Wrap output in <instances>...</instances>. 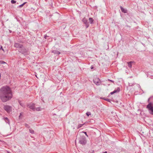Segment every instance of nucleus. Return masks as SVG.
I'll return each instance as SVG.
<instances>
[{"mask_svg":"<svg viewBox=\"0 0 153 153\" xmlns=\"http://www.w3.org/2000/svg\"><path fill=\"white\" fill-rule=\"evenodd\" d=\"M12 97V92L9 87L6 86L0 89V97L3 102L9 100Z\"/></svg>","mask_w":153,"mask_h":153,"instance_id":"obj_1","label":"nucleus"},{"mask_svg":"<svg viewBox=\"0 0 153 153\" xmlns=\"http://www.w3.org/2000/svg\"><path fill=\"white\" fill-rule=\"evenodd\" d=\"M19 51L24 55H28L29 53L28 49H26L25 47H22L21 49H19Z\"/></svg>","mask_w":153,"mask_h":153,"instance_id":"obj_2","label":"nucleus"},{"mask_svg":"<svg viewBox=\"0 0 153 153\" xmlns=\"http://www.w3.org/2000/svg\"><path fill=\"white\" fill-rule=\"evenodd\" d=\"M79 143L82 145H85L86 143V140L85 137L84 136H81L80 137Z\"/></svg>","mask_w":153,"mask_h":153,"instance_id":"obj_3","label":"nucleus"},{"mask_svg":"<svg viewBox=\"0 0 153 153\" xmlns=\"http://www.w3.org/2000/svg\"><path fill=\"white\" fill-rule=\"evenodd\" d=\"M146 108L148 109L149 113L153 115V106H152L151 103L150 102L149 104L147 105Z\"/></svg>","mask_w":153,"mask_h":153,"instance_id":"obj_4","label":"nucleus"},{"mask_svg":"<svg viewBox=\"0 0 153 153\" xmlns=\"http://www.w3.org/2000/svg\"><path fill=\"white\" fill-rule=\"evenodd\" d=\"M4 109L8 113L12 111V107L11 106L5 105L4 106Z\"/></svg>","mask_w":153,"mask_h":153,"instance_id":"obj_5","label":"nucleus"},{"mask_svg":"<svg viewBox=\"0 0 153 153\" xmlns=\"http://www.w3.org/2000/svg\"><path fill=\"white\" fill-rule=\"evenodd\" d=\"M94 82L97 85H100L101 82L98 77H96L94 79Z\"/></svg>","mask_w":153,"mask_h":153,"instance_id":"obj_6","label":"nucleus"},{"mask_svg":"<svg viewBox=\"0 0 153 153\" xmlns=\"http://www.w3.org/2000/svg\"><path fill=\"white\" fill-rule=\"evenodd\" d=\"M82 22L84 23L85 24V26L86 27V28H88L89 26V23L88 22L87 20L85 18H84L82 20Z\"/></svg>","mask_w":153,"mask_h":153,"instance_id":"obj_7","label":"nucleus"},{"mask_svg":"<svg viewBox=\"0 0 153 153\" xmlns=\"http://www.w3.org/2000/svg\"><path fill=\"white\" fill-rule=\"evenodd\" d=\"M27 106L29 108H30V109H32V110L34 111L35 110V104L34 103H32L30 105H27Z\"/></svg>","mask_w":153,"mask_h":153,"instance_id":"obj_8","label":"nucleus"},{"mask_svg":"<svg viewBox=\"0 0 153 153\" xmlns=\"http://www.w3.org/2000/svg\"><path fill=\"white\" fill-rule=\"evenodd\" d=\"M14 46L17 48H19L21 49L23 46L22 45L18 43H15L14 44Z\"/></svg>","mask_w":153,"mask_h":153,"instance_id":"obj_9","label":"nucleus"},{"mask_svg":"<svg viewBox=\"0 0 153 153\" xmlns=\"http://www.w3.org/2000/svg\"><path fill=\"white\" fill-rule=\"evenodd\" d=\"M120 89L119 88H117V89L116 90H115L114 91L111 92L110 94L111 95H112L114 94L117 93V92H118L120 91Z\"/></svg>","mask_w":153,"mask_h":153,"instance_id":"obj_10","label":"nucleus"},{"mask_svg":"<svg viewBox=\"0 0 153 153\" xmlns=\"http://www.w3.org/2000/svg\"><path fill=\"white\" fill-rule=\"evenodd\" d=\"M120 8L122 12L124 13H127V10L126 9H124L122 6H120Z\"/></svg>","mask_w":153,"mask_h":153,"instance_id":"obj_11","label":"nucleus"},{"mask_svg":"<svg viewBox=\"0 0 153 153\" xmlns=\"http://www.w3.org/2000/svg\"><path fill=\"white\" fill-rule=\"evenodd\" d=\"M52 53L55 54L59 55L60 53V52L57 50H54L52 51Z\"/></svg>","mask_w":153,"mask_h":153,"instance_id":"obj_12","label":"nucleus"},{"mask_svg":"<svg viewBox=\"0 0 153 153\" xmlns=\"http://www.w3.org/2000/svg\"><path fill=\"white\" fill-rule=\"evenodd\" d=\"M3 119L5 121V122L7 123H8L9 125H10V121L8 118L7 117H4L3 118Z\"/></svg>","mask_w":153,"mask_h":153,"instance_id":"obj_13","label":"nucleus"},{"mask_svg":"<svg viewBox=\"0 0 153 153\" xmlns=\"http://www.w3.org/2000/svg\"><path fill=\"white\" fill-rule=\"evenodd\" d=\"M133 62H130L128 63V66L130 68H131L132 65V63H133Z\"/></svg>","mask_w":153,"mask_h":153,"instance_id":"obj_14","label":"nucleus"},{"mask_svg":"<svg viewBox=\"0 0 153 153\" xmlns=\"http://www.w3.org/2000/svg\"><path fill=\"white\" fill-rule=\"evenodd\" d=\"M19 103L20 105L23 107H25V105L24 104L20 101H19Z\"/></svg>","mask_w":153,"mask_h":153,"instance_id":"obj_15","label":"nucleus"},{"mask_svg":"<svg viewBox=\"0 0 153 153\" xmlns=\"http://www.w3.org/2000/svg\"><path fill=\"white\" fill-rule=\"evenodd\" d=\"M89 22L91 24H92L93 23L94 20L92 18H90L89 19Z\"/></svg>","mask_w":153,"mask_h":153,"instance_id":"obj_16","label":"nucleus"},{"mask_svg":"<svg viewBox=\"0 0 153 153\" xmlns=\"http://www.w3.org/2000/svg\"><path fill=\"white\" fill-rule=\"evenodd\" d=\"M84 124L85 123L82 124H79L77 128H79L80 127H82L84 125Z\"/></svg>","mask_w":153,"mask_h":153,"instance_id":"obj_17","label":"nucleus"},{"mask_svg":"<svg viewBox=\"0 0 153 153\" xmlns=\"http://www.w3.org/2000/svg\"><path fill=\"white\" fill-rule=\"evenodd\" d=\"M36 110L37 111H40L41 110V109L40 107H37L36 108Z\"/></svg>","mask_w":153,"mask_h":153,"instance_id":"obj_18","label":"nucleus"},{"mask_svg":"<svg viewBox=\"0 0 153 153\" xmlns=\"http://www.w3.org/2000/svg\"><path fill=\"white\" fill-rule=\"evenodd\" d=\"M29 131L31 134H34V130L32 129H29Z\"/></svg>","mask_w":153,"mask_h":153,"instance_id":"obj_19","label":"nucleus"},{"mask_svg":"<svg viewBox=\"0 0 153 153\" xmlns=\"http://www.w3.org/2000/svg\"><path fill=\"white\" fill-rule=\"evenodd\" d=\"M103 99L107 101L110 102V100L108 98H104Z\"/></svg>","mask_w":153,"mask_h":153,"instance_id":"obj_20","label":"nucleus"},{"mask_svg":"<svg viewBox=\"0 0 153 153\" xmlns=\"http://www.w3.org/2000/svg\"><path fill=\"white\" fill-rule=\"evenodd\" d=\"M25 126L26 128H30V126H29V125L27 124H26V123L25 124Z\"/></svg>","mask_w":153,"mask_h":153,"instance_id":"obj_21","label":"nucleus"},{"mask_svg":"<svg viewBox=\"0 0 153 153\" xmlns=\"http://www.w3.org/2000/svg\"><path fill=\"white\" fill-rule=\"evenodd\" d=\"M86 114L88 116H89V115H91V113L90 112H88L86 113Z\"/></svg>","mask_w":153,"mask_h":153,"instance_id":"obj_22","label":"nucleus"},{"mask_svg":"<svg viewBox=\"0 0 153 153\" xmlns=\"http://www.w3.org/2000/svg\"><path fill=\"white\" fill-rule=\"evenodd\" d=\"M16 1L14 0H12L11 1V2L12 4H15L16 3Z\"/></svg>","mask_w":153,"mask_h":153,"instance_id":"obj_23","label":"nucleus"},{"mask_svg":"<svg viewBox=\"0 0 153 153\" xmlns=\"http://www.w3.org/2000/svg\"><path fill=\"white\" fill-rule=\"evenodd\" d=\"M26 2H24V3L23 4L20 5L19 6V7H23V6L25 4V3H26Z\"/></svg>","mask_w":153,"mask_h":153,"instance_id":"obj_24","label":"nucleus"},{"mask_svg":"<svg viewBox=\"0 0 153 153\" xmlns=\"http://www.w3.org/2000/svg\"><path fill=\"white\" fill-rule=\"evenodd\" d=\"M0 63L1 64H4L6 63V62L3 61H0Z\"/></svg>","mask_w":153,"mask_h":153,"instance_id":"obj_25","label":"nucleus"},{"mask_svg":"<svg viewBox=\"0 0 153 153\" xmlns=\"http://www.w3.org/2000/svg\"><path fill=\"white\" fill-rule=\"evenodd\" d=\"M108 80L109 81H110V82H112L113 83H114V81H113L112 80H110V79H108Z\"/></svg>","mask_w":153,"mask_h":153,"instance_id":"obj_26","label":"nucleus"},{"mask_svg":"<svg viewBox=\"0 0 153 153\" xmlns=\"http://www.w3.org/2000/svg\"><path fill=\"white\" fill-rule=\"evenodd\" d=\"M83 133H84L85 135H86L87 136V137H88V135H87V133H86V132H82Z\"/></svg>","mask_w":153,"mask_h":153,"instance_id":"obj_27","label":"nucleus"},{"mask_svg":"<svg viewBox=\"0 0 153 153\" xmlns=\"http://www.w3.org/2000/svg\"><path fill=\"white\" fill-rule=\"evenodd\" d=\"M48 37V36L46 35H45L44 36V38L45 39H47V37Z\"/></svg>","mask_w":153,"mask_h":153,"instance_id":"obj_28","label":"nucleus"},{"mask_svg":"<svg viewBox=\"0 0 153 153\" xmlns=\"http://www.w3.org/2000/svg\"><path fill=\"white\" fill-rule=\"evenodd\" d=\"M0 50H2V51H4V50L2 48V46H1V47L0 48Z\"/></svg>","mask_w":153,"mask_h":153,"instance_id":"obj_29","label":"nucleus"},{"mask_svg":"<svg viewBox=\"0 0 153 153\" xmlns=\"http://www.w3.org/2000/svg\"><path fill=\"white\" fill-rule=\"evenodd\" d=\"M152 98H153V97H151L149 98V99L148 101H149L150 99H151Z\"/></svg>","mask_w":153,"mask_h":153,"instance_id":"obj_30","label":"nucleus"},{"mask_svg":"<svg viewBox=\"0 0 153 153\" xmlns=\"http://www.w3.org/2000/svg\"><path fill=\"white\" fill-rule=\"evenodd\" d=\"M23 113H20V116H21V115H22Z\"/></svg>","mask_w":153,"mask_h":153,"instance_id":"obj_31","label":"nucleus"},{"mask_svg":"<svg viewBox=\"0 0 153 153\" xmlns=\"http://www.w3.org/2000/svg\"><path fill=\"white\" fill-rule=\"evenodd\" d=\"M21 116H19V119H21Z\"/></svg>","mask_w":153,"mask_h":153,"instance_id":"obj_32","label":"nucleus"},{"mask_svg":"<svg viewBox=\"0 0 153 153\" xmlns=\"http://www.w3.org/2000/svg\"><path fill=\"white\" fill-rule=\"evenodd\" d=\"M93 67H92L91 68V69H93Z\"/></svg>","mask_w":153,"mask_h":153,"instance_id":"obj_33","label":"nucleus"}]
</instances>
